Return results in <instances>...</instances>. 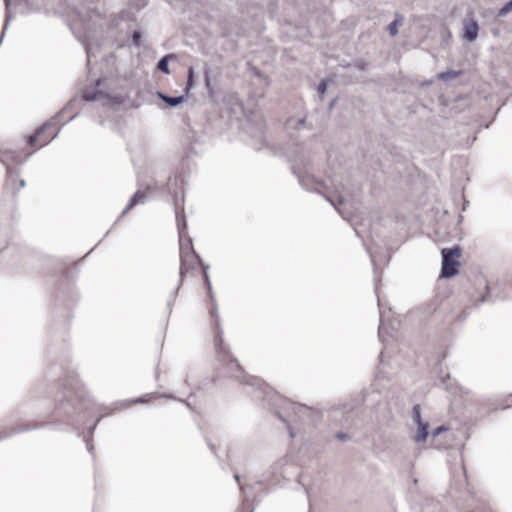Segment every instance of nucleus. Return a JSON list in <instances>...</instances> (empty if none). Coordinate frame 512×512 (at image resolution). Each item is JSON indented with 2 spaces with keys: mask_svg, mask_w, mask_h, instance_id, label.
Wrapping results in <instances>:
<instances>
[{
  "mask_svg": "<svg viewBox=\"0 0 512 512\" xmlns=\"http://www.w3.org/2000/svg\"><path fill=\"white\" fill-rule=\"evenodd\" d=\"M213 316L216 318L217 335L215 337V349L217 353L218 361L220 362L222 369L226 370V373L230 377L236 378L242 384L255 385L257 379L253 376L246 375L238 363L237 359L234 358L229 351V347L223 342V330L220 327V322L217 314L216 307L212 311Z\"/></svg>",
  "mask_w": 512,
  "mask_h": 512,
  "instance_id": "1",
  "label": "nucleus"
},
{
  "mask_svg": "<svg viewBox=\"0 0 512 512\" xmlns=\"http://www.w3.org/2000/svg\"><path fill=\"white\" fill-rule=\"evenodd\" d=\"M175 213L180 243V286L182 283V277L194 267L195 263L199 260V256L196 254L194 249H191V251H185V246L182 243V237L185 236L186 230L184 209L182 208L181 211H179L178 208H176Z\"/></svg>",
  "mask_w": 512,
  "mask_h": 512,
  "instance_id": "2",
  "label": "nucleus"
},
{
  "mask_svg": "<svg viewBox=\"0 0 512 512\" xmlns=\"http://www.w3.org/2000/svg\"><path fill=\"white\" fill-rule=\"evenodd\" d=\"M103 84L102 80H97L95 88L83 91V99L87 102L99 101L104 107L120 104L122 100L119 96H112L107 91L101 89Z\"/></svg>",
  "mask_w": 512,
  "mask_h": 512,
  "instance_id": "3",
  "label": "nucleus"
},
{
  "mask_svg": "<svg viewBox=\"0 0 512 512\" xmlns=\"http://www.w3.org/2000/svg\"><path fill=\"white\" fill-rule=\"evenodd\" d=\"M442 254V270L441 276L443 278H451L458 273L459 262L458 258L461 255L460 248L458 246L452 248H443Z\"/></svg>",
  "mask_w": 512,
  "mask_h": 512,
  "instance_id": "4",
  "label": "nucleus"
},
{
  "mask_svg": "<svg viewBox=\"0 0 512 512\" xmlns=\"http://www.w3.org/2000/svg\"><path fill=\"white\" fill-rule=\"evenodd\" d=\"M29 155L30 154H28L25 157H23L17 151H13V150L0 151V161L4 165H6L7 174H8V178H9L10 182H14L16 177H17V175H18V171L16 169L11 168L10 165L12 163H16V164L24 163L27 160V158L29 157Z\"/></svg>",
  "mask_w": 512,
  "mask_h": 512,
  "instance_id": "5",
  "label": "nucleus"
},
{
  "mask_svg": "<svg viewBox=\"0 0 512 512\" xmlns=\"http://www.w3.org/2000/svg\"><path fill=\"white\" fill-rule=\"evenodd\" d=\"M53 126L52 121L45 123L43 126L38 128L36 132L29 136L28 144L30 146H35L40 144V146L48 144L52 139H54L58 135V131L55 133H49L46 135L48 130Z\"/></svg>",
  "mask_w": 512,
  "mask_h": 512,
  "instance_id": "6",
  "label": "nucleus"
},
{
  "mask_svg": "<svg viewBox=\"0 0 512 512\" xmlns=\"http://www.w3.org/2000/svg\"><path fill=\"white\" fill-rule=\"evenodd\" d=\"M63 397L65 398V403H61V407L64 409V412L67 415H71L70 408L72 410L79 409L75 403L74 397L82 400V395L75 387L67 388L66 391L64 392Z\"/></svg>",
  "mask_w": 512,
  "mask_h": 512,
  "instance_id": "7",
  "label": "nucleus"
},
{
  "mask_svg": "<svg viewBox=\"0 0 512 512\" xmlns=\"http://www.w3.org/2000/svg\"><path fill=\"white\" fill-rule=\"evenodd\" d=\"M464 33L463 39L467 42H473L478 35L479 26L473 19H465L463 22Z\"/></svg>",
  "mask_w": 512,
  "mask_h": 512,
  "instance_id": "8",
  "label": "nucleus"
},
{
  "mask_svg": "<svg viewBox=\"0 0 512 512\" xmlns=\"http://www.w3.org/2000/svg\"><path fill=\"white\" fill-rule=\"evenodd\" d=\"M146 199V195L142 193L141 191H137L132 198L130 199L129 203L125 207V209L122 211L121 216H124L131 208H133L137 203H144Z\"/></svg>",
  "mask_w": 512,
  "mask_h": 512,
  "instance_id": "9",
  "label": "nucleus"
},
{
  "mask_svg": "<svg viewBox=\"0 0 512 512\" xmlns=\"http://www.w3.org/2000/svg\"><path fill=\"white\" fill-rule=\"evenodd\" d=\"M146 199V195L142 193L141 191H137L132 198L130 199L129 203L125 207V209L122 211L121 216H124L131 208H133L137 203H144Z\"/></svg>",
  "mask_w": 512,
  "mask_h": 512,
  "instance_id": "10",
  "label": "nucleus"
},
{
  "mask_svg": "<svg viewBox=\"0 0 512 512\" xmlns=\"http://www.w3.org/2000/svg\"><path fill=\"white\" fill-rule=\"evenodd\" d=\"M146 199V195L142 193L141 191H137L132 198L130 199L129 203L125 207V209L122 211L121 216H124L131 208H133L137 203H144Z\"/></svg>",
  "mask_w": 512,
  "mask_h": 512,
  "instance_id": "11",
  "label": "nucleus"
},
{
  "mask_svg": "<svg viewBox=\"0 0 512 512\" xmlns=\"http://www.w3.org/2000/svg\"><path fill=\"white\" fill-rule=\"evenodd\" d=\"M429 423L428 422H422L421 424H417V433L414 437L415 442H425L429 432Z\"/></svg>",
  "mask_w": 512,
  "mask_h": 512,
  "instance_id": "12",
  "label": "nucleus"
},
{
  "mask_svg": "<svg viewBox=\"0 0 512 512\" xmlns=\"http://www.w3.org/2000/svg\"><path fill=\"white\" fill-rule=\"evenodd\" d=\"M158 96L170 107H176L177 105L181 104L184 100V96L171 97L161 92H158Z\"/></svg>",
  "mask_w": 512,
  "mask_h": 512,
  "instance_id": "13",
  "label": "nucleus"
},
{
  "mask_svg": "<svg viewBox=\"0 0 512 512\" xmlns=\"http://www.w3.org/2000/svg\"><path fill=\"white\" fill-rule=\"evenodd\" d=\"M337 192V195H329L326 196L327 201L331 203L336 209H338V205H345L347 202V199L344 194Z\"/></svg>",
  "mask_w": 512,
  "mask_h": 512,
  "instance_id": "14",
  "label": "nucleus"
},
{
  "mask_svg": "<svg viewBox=\"0 0 512 512\" xmlns=\"http://www.w3.org/2000/svg\"><path fill=\"white\" fill-rule=\"evenodd\" d=\"M403 17L402 16H396L395 20L389 24L388 31L392 37L396 36L398 33V26L403 24Z\"/></svg>",
  "mask_w": 512,
  "mask_h": 512,
  "instance_id": "15",
  "label": "nucleus"
},
{
  "mask_svg": "<svg viewBox=\"0 0 512 512\" xmlns=\"http://www.w3.org/2000/svg\"><path fill=\"white\" fill-rule=\"evenodd\" d=\"M461 73H462L461 71L447 70V71L441 72L438 75V78L443 81H450V80L456 79L458 76L461 75Z\"/></svg>",
  "mask_w": 512,
  "mask_h": 512,
  "instance_id": "16",
  "label": "nucleus"
},
{
  "mask_svg": "<svg viewBox=\"0 0 512 512\" xmlns=\"http://www.w3.org/2000/svg\"><path fill=\"white\" fill-rule=\"evenodd\" d=\"M290 406L296 415H306L310 411L309 408L304 405L291 403Z\"/></svg>",
  "mask_w": 512,
  "mask_h": 512,
  "instance_id": "17",
  "label": "nucleus"
},
{
  "mask_svg": "<svg viewBox=\"0 0 512 512\" xmlns=\"http://www.w3.org/2000/svg\"><path fill=\"white\" fill-rule=\"evenodd\" d=\"M412 419L416 425L424 422L421 418V408H420V405H418V404L414 405V407L412 409Z\"/></svg>",
  "mask_w": 512,
  "mask_h": 512,
  "instance_id": "18",
  "label": "nucleus"
},
{
  "mask_svg": "<svg viewBox=\"0 0 512 512\" xmlns=\"http://www.w3.org/2000/svg\"><path fill=\"white\" fill-rule=\"evenodd\" d=\"M168 63H169L168 56H164L159 60L157 67L160 71L164 72L165 74H169Z\"/></svg>",
  "mask_w": 512,
  "mask_h": 512,
  "instance_id": "19",
  "label": "nucleus"
},
{
  "mask_svg": "<svg viewBox=\"0 0 512 512\" xmlns=\"http://www.w3.org/2000/svg\"><path fill=\"white\" fill-rule=\"evenodd\" d=\"M512 11V0L508 1L499 11L498 17H504Z\"/></svg>",
  "mask_w": 512,
  "mask_h": 512,
  "instance_id": "20",
  "label": "nucleus"
},
{
  "mask_svg": "<svg viewBox=\"0 0 512 512\" xmlns=\"http://www.w3.org/2000/svg\"><path fill=\"white\" fill-rule=\"evenodd\" d=\"M29 427H24V426H21L17 429H13L11 432H6V433H3V434H0V441L11 436L12 434H15V433H18V432H22V431H26L28 430Z\"/></svg>",
  "mask_w": 512,
  "mask_h": 512,
  "instance_id": "21",
  "label": "nucleus"
},
{
  "mask_svg": "<svg viewBox=\"0 0 512 512\" xmlns=\"http://www.w3.org/2000/svg\"><path fill=\"white\" fill-rule=\"evenodd\" d=\"M193 76H194V70L192 67H190L188 69L186 91H189L193 86Z\"/></svg>",
  "mask_w": 512,
  "mask_h": 512,
  "instance_id": "22",
  "label": "nucleus"
},
{
  "mask_svg": "<svg viewBox=\"0 0 512 512\" xmlns=\"http://www.w3.org/2000/svg\"><path fill=\"white\" fill-rule=\"evenodd\" d=\"M140 39H141L140 31H134V33L132 35V41H133L135 46H139L140 45Z\"/></svg>",
  "mask_w": 512,
  "mask_h": 512,
  "instance_id": "23",
  "label": "nucleus"
},
{
  "mask_svg": "<svg viewBox=\"0 0 512 512\" xmlns=\"http://www.w3.org/2000/svg\"><path fill=\"white\" fill-rule=\"evenodd\" d=\"M445 431H447V427L442 425V426H439L436 429H434L431 434H432V437L435 438L439 434H441L442 432H445Z\"/></svg>",
  "mask_w": 512,
  "mask_h": 512,
  "instance_id": "24",
  "label": "nucleus"
},
{
  "mask_svg": "<svg viewBox=\"0 0 512 512\" xmlns=\"http://www.w3.org/2000/svg\"><path fill=\"white\" fill-rule=\"evenodd\" d=\"M304 122H305V119H304V118H301V119H299V120L297 121V123L294 125V124H293V120L289 119V120L287 121V126H288V127H295V128H298L299 126L303 125V124H304Z\"/></svg>",
  "mask_w": 512,
  "mask_h": 512,
  "instance_id": "25",
  "label": "nucleus"
},
{
  "mask_svg": "<svg viewBox=\"0 0 512 512\" xmlns=\"http://www.w3.org/2000/svg\"><path fill=\"white\" fill-rule=\"evenodd\" d=\"M183 238H184V236L182 237V239H183ZM182 243H183V244H184V246H185V251H191V249H193L192 241H191V239H190V238H188L186 242H184V241L182 240Z\"/></svg>",
  "mask_w": 512,
  "mask_h": 512,
  "instance_id": "26",
  "label": "nucleus"
},
{
  "mask_svg": "<svg viewBox=\"0 0 512 512\" xmlns=\"http://www.w3.org/2000/svg\"><path fill=\"white\" fill-rule=\"evenodd\" d=\"M326 89H327V85H326V83H325V82H321V83L318 85V92H319L320 94H324V93H325V91H326Z\"/></svg>",
  "mask_w": 512,
  "mask_h": 512,
  "instance_id": "27",
  "label": "nucleus"
},
{
  "mask_svg": "<svg viewBox=\"0 0 512 512\" xmlns=\"http://www.w3.org/2000/svg\"><path fill=\"white\" fill-rule=\"evenodd\" d=\"M336 437H337V439H339L340 441H345V440L348 438L347 434H345V433H343V432H338V433L336 434Z\"/></svg>",
  "mask_w": 512,
  "mask_h": 512,
  "instance_id": "28",
  "label": "nucleus"
},
{
  "mask_svg": "<svg viewBox=\"0 0 512 512\" xmlns=\"http://www.w3.org/2000/svg\"><path fill=\"white\" fill-rule=\"evenodd\" d=\"M234 479H235V481L239 484V488H240V490H241V491H243V490H244V486L240 484V477H239V475H238V474H235V475H234Z\"/></svg>",
  "mask_w": 512,
  "mask_h": 512,
  "instance_id": "29",
  "label": "nucleus"
},
{
  "mask_svg": "<svg viewBox=\"0 0 512 512\" xmlns=\"http://www.w3.org/2000/svg\"><path fill=\"white\" fill-rule=\"evenodd\" d=\"M204 278H205V280H206V282H207V285H208L209 290L211 291V284H210V281H209V277H208L207 272H204Z\"/></svg>",
  "mask_w": 512,
  "mask_h": 512,
  "instance_id": "30",
  "label": "nucleus"
},
{
  "mask_svg": "<svg viewBox=\"0 0 512 512\" xmlns=\"http://www.w3.org/2000/svg\"><path fill=\"white\" fill-rule=\"evenodd\" d=\"M146 401L147 400L144 397H139V398L133 400V403H144Z\"/></svg>",
  "mask_w": 512,
  "mask_h": 512,
  "instance_id": "31",
  "label": "nucleus"
},
{
  "mask_svg": "<svg viewBox=\"0 0 512 512\" xmlns=\"http://www.w3.org/2000/svg\"><path fill=\"white\" fill-rule=\"evenodd\" d=\"M299 181H300V184H301L303 187H305V188H306V189H308V190L310 189V188L308 187V185L305 183L304 179L300 178V179H299Z\"/></svg>",
  "mask_w": 512,
  "mask_h": 512,
  "instance_id": "32",
  "label": "nucleus"
},
{
  "mask_svg": "<svg viewBox=\"0 0 512 512\" xmlns=\"http://www.w3.org/2000/svg\"><path fill=\"white\" fill-rule=\"evenodd\" d=\"M339 212H340V214H341V216H342L343 218H347L349 221H352V219H351L350 217H348V216L345 214V212H344V211L339 210Z\"/></svg>",
  "mask_w": 512,
  "mask_h": 512,
  "instance_id": "33",
  "label": "nucleus"
},
{
  "mask_svg": "<svg viewBox=\"0 0 512 512\" xmlns=\"http://www.w3.org/2000/svg\"><path fill=\"white\" fill-rule=\"evenodd\" d=\"M25 186V181L23 179H20L19 180V187H18V190L23 188Z\"/></svg>",
  "mask_w": 512,
  "mask_h": 512,
  "instance_id": "34",
  "label": "nucleus"
},
{
  "mask_svg": "<svg viewBox=\"0 0 512 512\" xmlns=\"http://www.w3.org/2000/svg\"><path fill=\"white\" fill-rule=\"evenodd\" d=\"M146 5H147V1L146 0H141V3L139 4L138 8L145 7Z\"/></svg>",
  "mask_w": 512,
  "mask_h": 512,
  "instance_id": "35",
  "label": "nucleus"
},
{
  "mask_svg": "<svg viewBox=\"0 0 512 512\" xmlns=\"http://www.w3.org/2000/svg\"><path fill=\"white\" fill-rule=\"evenodd\" d=\"M381 333H382V322L380 323L379 328H378L379 337H381Z\"/></svg>",
  "mask_w": 512,
  "mask_h": 512,
  "instance_id": "36",
  "label": "nucleus"
},
{
  "mask_svg": "<svg viewBox=\"0 0 512 512\" xmlns=\"http://www.w3.org/2000/svg\"><path fill=\"white\" fill-rule=\"evenodd\" d=\"M87 449H88V451L91 453V452L93 451V449H94V448H93V445H91V444H89V443H88V444H87Z\"/></svg>",
  "mask_w": 512,
  "mask_h": 512,
  "instance_id": "37",
  "label": "nucleus"
},
{
  "mask_svg": "<svg viewBox=\"0 0 512 512\" xmlns=\"http://www.w3.org/2000/svg\"><path fill=\"white\" fill-rule=\"evenodd\" d=\"M206 85H207V87L210 86V79H209V77L206 78Z\"/></svg>",
  "mask_w": 512,
  "mask_h": 512,
  "instance_id": "38",
  "label": "nucleus"
},
{
  "mask_svg": "<svg viewBox=\"0 0 512 512\" xmlns=\"http://www.w3.org/2000/svg\"><path fill=\"white\" fill-rule=\"evenodd\" d=\"M75 29H76V28H75V26H74V25H72V26H71V30L73 31V33H74V34H76V30H75Z\"/></svg>",
  "mask_w": 512,
  "mask_h": 512,
  "instance_id": "39",
  "label": "nucleus"
},
{
  "mask_svg": "<svg viewBox=\"0 0 512 512\" xmlns=\"http://www.w3.org/2000/svg\"><path fill=\"white\" fill-rule=\"evenodd\" d=\"M98 422H99V419H97L96 423L92 426V428H91V432L93 431V429H95V426H96V424H97Z\"/></svg>",
  "mask_w": 512,
  "mask_h": 512,
  "instance_id": "40",
  "label": "nucleus"
},
{
  "mask_svg": "<svg viewBox=\"0 0 512 512\" xmlns=\"http://www.w3.org/2000/svg\"><path fill=\"white\" fill-rule=\"evenodd\" d=\"M5 4H6V7L8 8V6L10 4V0H5Z\"/></svg>",
  "mask_w": 512,
  "mask_h": 512,
  "instance_id": "41",
  "label": "nucleus"
},
{
  "mask_svg": "<svg viewBox=\"0 0 512 512\" xmlns=\"http://www.w3.org/2000/svg\"><path fill=\"white\" fill-rule=\"evenodd\" d=\"M334 103H335V100L332 101L330 108H332L334 106Z\"/></svg>",
  "mask_w": 512,
  "mask_h": 512,
  "instance_id": "42",
  "label": "nucleus"
},
{
  "mask_svg": "<svg viewBox=\"0 0 512 512\" xmlns=\"http://www.w3.org/2000/svg\"><path fill=\"white\" fill-rule=\"evenodd\" d=\"M290 436H291L292 438L294 437V433H293V431H292V430L290 431Z\"/></svg>",
  "mask_w": 512,
  "mask_h": 512,
  "instance_id": "43",
  "label": "nucleus"
},
{
  "mask_svg": "<svg viewBox=\"0 0 512 512\" xmlns=\"http://www.w3.org/2000/svg\"><path fill=\"white\" fill-rule=\"evenodd\" d=\"M166 398H172L171 395H164Z\"/></svg>",
  "mask_w": 512,
  "mask_h": 512,
  "instance_id": "44",
  "label": "nucleus"
},
{
  "mask_svg": "<svg viewBox=\"0 0 512 512\" xmlns=\"http://www.w3.org/2000/svg\"><path fill=\"white\" fill-rule=\"evenodd\" d=\"M250 512H253V510H251Z\"/></svg>",
  "mask_w": 512,
  "mask_h": 512,
  "instance_id": "45",
  "label": "nucleus"
}]
</instances>
